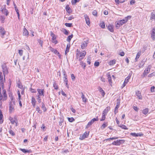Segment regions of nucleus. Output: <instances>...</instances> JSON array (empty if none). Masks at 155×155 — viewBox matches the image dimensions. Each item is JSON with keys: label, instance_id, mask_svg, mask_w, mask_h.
<instances>
[{"label": "nucleus", "instance_id": "2eb2a0df", "mask_svg": "<svg viewBox=\"0 0 155 155\" xmlns=\"http://www.w3.org/2000/svg\"><path fill=\"white\" fill-rule=\"evenodd\" d=\"M51 36L52 37V40L54 41H53V42L55 44H56L58 42L56 40H55L56 38V36L52 31L51 32Z\"/></svg>", "mask_w": 155, "mask_h": 155}, {"label": "nucleus", "instance_id": "c9c22d12", "mask_svg": "<svg viewBox=\"0 0 155 155\" xmlns=\"http://www.w3.org/2000/svg\"><path fill=\"white\" fill-rule=\"evenodd\" d=\"M73 37V35L72 34L71 35H69L68 37L67 41L68 42H70V41L71 40V39Z\"/></svg>", "mask_w": 155, "mask_h": 155}, {"label": "nucleus", "instance_id": "f704fd0d", "mask_svg": "<svg viewBox=\"0 0 155 155\" xmlns=\"http://www.w3.org/2000/svg\"><path fill=\"white\" fill-rule=\"evenodd\" d=\"M41 108L43 109L44 112H45L46 111L47 109L45 107V104L43 103H42Z\"/></svg>", "mask_w": 155, "mask_h": 155}, {"label": "nucleus", "instance_id": "7c9ffc66", "mask_svg": "<svg viewBox=\"0 0 155 155\" xmlns=\"http://www.w3.org/2000/svg\"><path fill=\"white\" fill-rule=\"evenodd\" d=\"M116 63V60L114 59L111 60L109 63V64L110 65H113Z\"/></svg>", "mask_w": 155, "mask_h": 155}, {"label": "nucleus", "instance_id": "c756f323", "mask_svg": "<svg viewBox=\"0 0 155 155\" xmlns=\"http://www.w3.org/2000/svg\"><path fill=\"white\" fill-rule=\"evenodd\" d=\"M140 54H141L140 51H139L137 53L136 57L135 58V61H138V59L139 58L140 55Z\"/></svg>", "mask_w": 155, "mask_h": 155}, {"label": "nucleus", "instance_id": "6e6552de", "mask_svg": "<svg viewBox=\"0 0 155 155\" xmlns=\"http://www.w3.org/2000/svg\"><path fill=\"white\" fill-rule=\"evenodd\" d=\"M37 91L38 92V95L39 96H44V90L43 89H41L38 88L37 89Z\"/></svg>", "mask_w": 155, "mask_h": 155}, {"label": "nucleus", "instance_id": "4c0bfd02", "mask_svg": "<svg viewBox=\"0 0 155 155\" xmlns=\"http://www.w3.org/2000/svg\"><path fill=\"white\" fill-rule=\"evenodd\" d=\"M3 115L2 113L0 114V123L2 124L3 123V120L2 119Z\"/></svg>", "mask_w": 155, "mask_h": 155}, {"label": "nucleus", "instance_id": "412c9836", "mask_svg": "<svg viewBox=\"0 0 155 155\" xmlns=\"http://www.w3.org/2000/svg\"><path fill=\"white\" fill-rule=\"evenodd\" d=\"M151 37L154 40L155 38V29L154 28L152 30Z\"/></svg>", "mask_w": 155, "mask_h": 155}, {"label": "nucleus", "instance_id": "3c124183", "mask_svg": "<svg viewBox=\"0 0 155 155\" xmlns=\"http://www.w3.org/2000/svg\"><path fill=\"white\" fill-rule=\"evenodd\" d=\"M36 110L39 114H41L42 112L41 110H40V108L38 106H37L36 108Z\"/></svg>", "mask_w": 155, "mask_h": 155}, {"label": "nucleus", "instance_id": "c03bdc74", "mask_svg": "<svg viewBox=\"0 0 155 155\" xmlns=\"http://www.w3.org/2000/svg\"><path fill=\"white\" fill-rule=\"evenodd\" d=\"M80 0H72L71 3L72 5H75L77 2H78Z\"/></svg>", "mask_w": 155, "mask_h": 155}, {"label": "nucleus", "instance_id": "37998d69", "mask_svg": "<svg viewBox=\"0 0 155 155\" xmlns=\"http://www.w3.org/2000/svg\"><path fill=\"white\" fill-rule=\"evenodd\" d=\"M66 9L67 11L69 13H71V8L69 7V6H68L67 5L66 6Z\"/></svg>", "mask_w": 155, "mask_h": 155}, {"label": "nucleus", "instance_id": "f257e3e1", "mask_svg": "<svg viewBox=\"0 0 155 155\" xmlns=\"http://www.w3.org/2000/svg\"><path fill=\"white\" fill-rule=\"evenodd\" d=\"M7 98L6 91L4 89L3 77L2 73L0 72V101H4Z\"/></svg>", "mask_w": 155, "mask_h": 155}, {"label": "nucleus", "instance_id": "9b49d317", "mask_svg": "<svg viewBox=\"0 0 155 155\" xmlns=\"http://www.w3.org/2000/svg\"><path fill=\"white\" fill-rule=\"evenodd\" d=\"M5 31L4 28L0 27V36L2 38L4 37V36L5 35Z\"/></svg>", "mask_w": 155, "mask_h": 155}, {"label": "nucleus", "instance_id": "a211bd4d", "mask_svg": "<svg viewBox=\"0 0 155 155\" xmlns=\"http://www.w3.org/2000/svg\"><path fill=\"white\" fill-rule=\"evenodd\" d=\"M23 34L24 36L27 37L29 35L28 32L25 27L23 28Z\"/></svg>", "mask_w": 155, "mask_h": 155}, {"label": "nucleus", "instance_id": "7ed1b4c3", "mask_svg": "<svg viewBox=\"0 0 155 155\" xmlns=\"http://www.w3.org/2000/svg\"><path fill=\"white\" fill-rule=\"evenodd\" d=\"M151 68V65H149L148 66L147 68H145L143 73L142 75V76L143 77H144L147 75L150 72Z\"/></svg>", "mask_w": 155, "mask_h": 155}, {"label": "nucleus", "instance_id": "49530a36", "mask_svg": "<svg viewBox=\"0 0 155 155\" xmlns=\"http://www.w3.org/2000/svg\"><path fill=\"white\" fill-rule=\"evenodd\" d=\"M0 18L2 23H3L4 22V20L5 19V17H4L3 16H1Z\"/></svg>", "mask_w": 155, "mask_h": 155}, {"label": "nucleus", "instance_id": "e433bc0d", "mask_svg": "<svg viewBox=\"0 0 155 155\" xmlns=\"http://www.w3.org/2000/svg\"><path fill=\"white\" fill-rule=\"evenodd\" d=\"M80 65L83 67L84 69H85L86 67L85 63H84L83 61H81L80 63Z\"/></svg>", "mask_w": 155, "mask_h": 155}, {"label": "nucleus", "instance_id": "aec40b11", "mask_svg": "<svg viewBox=\"0 0 155 155\" xmlns=\"http://www.w3.org/2000/svg\"><path fill=\"white\" fill-rule=\"evenodd\" d=\"M20 150H21V151H22L23 153H31V151L30 150H26L25 149H21L20 148Z\"/></svg>", "mask_w": 155, "mask_h": 155}, {"label": "nucleus", "instance_id": "cd10ccee", "mask_svg": "<svg viewBox=\"0 0 155 155\" xmlns=\"http://www.w3.org/2000/svg\"><path fill=\"white\" fill-rule=\"evenodd\" d=\"M9 97L10 100V103H12V102L14 103H15V100L14 99V98L12 94H10L9 95Z\"/></svg>", "mask_w": 155, "mask_h": 155}, {"label": "nucleus", "instance_id": "603ef678", "mask_svg": "<svg viewBox=\"0 0 155 155\" xmlns=\"http://www.w3.org/2000/svg\"><path fill=\"white\" fill-rule=\"evenodd\" d=\"M38 41L39 44H40V45L41 46V47H42L43 41L42 40H38Z\"/></svg>", "mask_w": 155, "mask_h": 155}, {"label": "nucleus", "instance_id": "0e129e2a", "mask_svg": "<svg viewBox=\"0 0 155 155\" xmlns=\"http://www.w3.org/2000/svg\"><path fill=\"white\" fill-rule=\"evenodd\" d=\"M135 3V0H131L130 1V4L131 5H132L134 4Z\"/></svg>", "mask_w": 155, "mask_h": 155}, {"label": "nucleus", "instance_id": "774afa93", "mask_svg": "<svg viewBox=\"0 0 155 155\" xmlns=\"http://www.w3.org/2000/svg\"><path fill=\"white\" fill-rule=\"evenodd\" d=\"M94 65L95 66L97 67L99 65V62L97 61H96L94 63Z\"/></svg>", "mask_w": 155, "mask_h": 155}, {"label": "nucleus", "instance_id": "0eeeda50", "mask_svg": "<svg viewBox=\"0 0 155 155\" xmlns=\"http://www.w3.org/2000/svg\"><path fill=\"white\" fill-rule=\"evenodd\" d=\"M2 68L3 70V72L4 76L6 74L8 73L7 66L5 64H4L2 65Z\"/></svg>", "mask_w": 155, "mask_h": 155}, {"label": "nucleus", "instance_id": "4be33fe9", "mask_svg": "<svg viewBox=\"0 0 155 155\" xmlns=\"http://www.w3.org/2000/svg\"><path fill=\"white\" fill-rule=\"evenodd\" d=\"M110 110V107H107L103 111V112L102 114H104L105 115H107V112L109 111Z\"/></svg>", "mask_w": 155, "mask_h": 155}, {"label": "nucleus", "instance_id": "69168bd1", "mask_svg": "<svg viewBox=\"0 0 155 155\" xmlns=\"http://www.w3.org/2000/svg\"><path fill=\"white\" fill-rule=\"evenodd\" d=\"M36 101L35 98L34 97H32L31 98V103H36Z\"/></svg>", "mask_w": 155, "mask_h": 155}, {"label": "nucleus", "instance_id": "a19ab883", "mask_svg": "<svg viewBox=\"0 0 155 155\" xmlns=\"http://www.w3.org/2000/svg\"><path fill=\"white\" fill-rule=\"evenodd\" d=\"M53 85L55 89L57 90L58 89V86L55 82L54 83Z\"/></svg>", "mask_w": 155, "mask_h": 155}, {"label": "nucleus", "instance_id": "6ab92c4d", "mask_svg": "<svg viewBox=\"0 0 155 155\" xmlns=\"http://www.w3.org/2000/svg\"><path fill=\"white\" fill-rule=\"evenodd\" d=\"M130 135L135 137H141L142 135V134L140 133H130Z\"/></svg>", "mask_w": 155, "mask_h": 155}, {"label": "nucleus", "instance_id": "f03ea898", "mask_svg": "<svg viewBox=\"0 0 155 155\" xmlns=\"http://www.w3.org/2000/svg\"><path fill=\"white\" fill-rule=\"evenodd\" d=\"M131 18V16H127L125 17L124 19L117 21V25H118L119 26H118L117 25L116 27L117 28H118L120 26L126 23Z\"/></svg>", "mask_w": 155, "mask_h": 155}, {"label": "nucleus", "instance_id": "a18cd8bd", "mask_svg": "<svg viewBox=\"0 0 155 155\" xmlns=\"http://www.w3.org/2000/svg\"><path fill=\"white\" fill-rule=\"evenodd\" d=\"M30 91L32 93H35L37 92V91L35 89H33L32 88H30Z\"/></svg>", "mask_w": 155, "mask_h": 155}, {"label": "nucleus", "instance_id": "4468645a", "mask_svg": "<svg viewBox=\"0 0 155 155\" xmlns=\"http://www.w3.org/2000/svg\"><path fill=\"white\" fill-rule=\"evenodd\" d=\"M88 41L89 40H87L86 41H84L82 43L81 45V48L82 49L85 48V47L87 46V44L88 43Z\"/></svg>", "mask_w": 155, "mask_h": 155}, {"label": "nucleus", "instance_id": "052dcab7", "mask_svg": "<svg viewBox=\"0 0 155 155\" xmlns=\"http://www.w3.org/2000/svg\"><path fill=\"white\" fill-rule=\"evenodd\" d=\"M23 51L22 50H18V53L20 56H21L23 54Z\"/></svg>", "mask_w": 155, "mask_h": 155}, {"label": "nucleus", "instance_id": "680f3d73", "mask_svg": "<svg viewBox=\"0 0 155 155\" xmlns=\"http://www.w3.org/2000/svg\"><path fill=\"white\" fill-rule=\"evenodd\" d=\"M92 14L95 16H97V12L96 11V10H94L92 12Z\"/></svg>", "mask_w": 155, "mask_h": 155}, {"label": "nucleus", "instance_id": "9d476101", "mask_svg": "<svg viewBox=\"0 0 155 155\" xmlns=\"http://www.w3.org/2000/svg\"><path fill=\"white\" fill-rule=\"evenodd\" d=\"M9 119L12 124H14L15 123L16 124H18V120L16 117H15L14 118L10 117Z\"/></svg>", "mask_w": 155, "mask_h": 155}, {"label": "nucleus", "instance_id": "423d86ee", "mask_svg": "<svg viewBox=\"0 0 155 155\" xmlns=\"http://www.w3.org/2000/svg\"><path fill=\"white\" fill-rule=\"evenodd\" d=\"M15 104V103L12 102L9 103V111L10 113H12L14 110V107Z\"/></svg>", "mask_w": 155, "mask_h": 155}, {"label": "nucleus", "instance_id": "ea45409f", "mask_svg": "<svg viewBox=\"0 0 155 155\" xmlns=\"http://www.w3.org/2000/svg\"><path fill=\"white\" fill-rule=\"evenodd\" d=\"M94 123V122L92 121L91 120V121L90 122H89L87 125L86 127L87 128H88L90 126H91L93 123Z\"/></svg>", "mask_w": 155, "mask_h": 155}, {"label": "nucleus", "instance_id": "dca6fc26", "mask_svg": "<svg viewBox=\"0 0 155 155\" xmlns=\"http://www.w3.org/2000/svg\"><path fill=\"white\" fill-rule=\"evenodd\" d=\"M84 17L85 19V21H86V24L89 25L90 24V19L89 17L87 16V14H85L84 16Z\"/></svg>", "mask_w": 155, "mask_h": 155}, {"label": "nucleus", "instance_id": "393cba45", "mask_svg": "<svg viewBox=\"0 0 155 155\" xmlns=\"http://www.w3.org/2000/svg\"><path fill=\"white\" fill-rule=\"evenodd\" d=\"M107 28L111 32H113L114 31L113 26L112 25H109L107 26Z\"/></svg>", "mask_w": 155, "mask_h": 155}, {"label": "nucleus", "instance_id": "2f4dec72", "mask_svg": "<svg viewBox=\"0 0 155 155\" xmlns=\"http://www.w3.org/2000/svg\"><path fill=\"white\" fill-rule=\"evenodd\" d=\"M18 87L20 89L23 88V85L20 81H18L17 83Z\"/></svg>", "mask_w": 155, "mask_h": 155}, {"label": "nucleus", "instance_id": "09e8293b", "mask_svg": "<svg viewBox=\"0 0 155 155\" xmlns=\"http://www.w3.org/2000/svg\"><path fill=\"white\" fill-rule=\"evenodd\" d=\"M65 25L67 27H71L72 26V24L66 23L65 24Z\"/></svg>", "mask_w": 155, "mask_h": 155}, {"label": "nucleus", "instance_id": "a878e982", "mask_svg": "<svg viewBox=\"0 0 155 155\" xmlns=\"http://www.w3.org/2000/svg\"><path fill=\"white\" fill-rule=\"evenodd\" d=\"M150 19L151 20L155 19V13L153 12H151L150 15Z\"/></svg>", "mask_w": 155, "mask_h": 155}, {"label": "nucleus", "instance_id": "f3484780", "mask_svg": "<svg viewBox=\"0 0 155 155\" xmlns=\"http://www.w3.org/2000/svg\"><path fill=\"white\" fill-rule=\"evenodd\" d=\"M136 95L139 99L141 100L142 99V96L139 91H138L136 92Z\"/></svg>", "mask_w": 155, "mask_h": 155}, {"label": "nucleus", "instance_id": "c85d7f7f", "mask_svg": "<svg viewBox=\"0 0 155 155\" xmlns=\"http://www.w3.org/2000/svg\"><path fill=\"white\" fill-rule=\"evenodd\" d=\"M70 46V44L67 45L66 48V51L65 52V54H67V53L69 51Z\"/></svg>", "mask_w": 155, "mask_h": 155}, {"label": "nucleus", "instance_id": "b1692460", "mask_svg": "<svg viewBox=\"0 0 155 155\" xmlns=\"http://www.w3.org/2000/svg\"><path fill=\"white\" fill-rule=\"evenodd\" d=\"M82 95L81 97L83 100V101L84 102H86L87 101V99L85 97V96L82 92L81 93Z\"/></svg>", "mask_w": 155, "mask_h": 155}, {"label": "nucleus", "instance_id": "1a4fd4ad", "mask_svg": "<svg viewBox=\"0 0 155 155\" xmlns=\"http://www.w3.org/2000/svg\"><path fill=\"white\" fill-rule=\"evenodd\" d=\"M120 103V99H117V105L115 108L114 110V113L115 114L118 112L117 109L119 108V106Z\"/></svg>", "mask_w": 155, "mask_h": 155}, {"label": "nucleus", "instance_id": "ddd939ff", "mask_svg": "<svg viewBox=\"0 0 155 155\" xmlns=\"http://www.w3.org/2000/svg\"><path fill=\"white\" fill-rule=\"evenodd\" d=\"M130 78V77L129 76H128L125 79V81L124 82V83L121 86V88H122L126 86L127 83L129 82Z\"/></svg>", "mask_w": 155, "mask_h": 155}, {"label": "nucleus", "instance_id": "e2e57ef3", "mask_svg": "<svg viewBox=\"0 0 155 155\" xmlns=\"http://www.w3.org/2000/svg\"><path fill=\"white\" fill-rule=\"evenodd\" d=\"M63 32L66 35H68V32L66 29H64Z\"/></svg>", "mask_w": 155, "mask_h": 155}, {"label": "nucleus", "instance_id": "de8ad7c7", "mask_svg": "<svg viewBox=\"0 0 155 155\" xmlns=\"http://www.w3.org/2000/svg\"><path fill=\"white\" fill-rule=\"evenodd\" d=\"M9 134L12 136H14L15 135V133L12 130H10L9 131Z\"/></svg>", "mask_w": 155, "mask_h": 155}, {"label": "nucleus", "instance_id": "72a5a7b5", "mask_svg": "<svg viewBox=\"0 0 155 155\" xmlns=\"http://www.w3.org/2000/svg\"><path fill=\"white\" fill-rule=\"evenodd\" d=\"M118 126L124 129L127 130L128 129V128L124 124L119 125Z\"/></svg>", "mask_w": 155, "mask_h": 155}, {"label": "nucleus", "instance_id": "f8f14e48", "mask_svg": "<svg viewBox=\"0 0 155 155\" xmlns=\"http://www.w3.org/2000/svg\"><path fill=\"white\" fill-rule=\"evenodd\" d=\"M89 134V132H85L82 135H81L80 137V139L83 140V139L87 138Z\"/></svg>", "mask_w": 155, "mask_h": 155}, {"label": "nucleus", "instance_id": "58836bf2", "mask_svg": "<svg viewBox=\"0 0 155 155\" xmlns=\"http://www.w3.org/2000/svg\"><path fill=\"white\" fill-rule=\"evenodd\" d=\"M107 126V122H104V124L102 125L101 128L102 129H104V128H105Z\"/></svg>", "mask_w": 155, "mask_h": 155}, {"label": "nucleus", "instance_id": "338daca9", "mask_svg": "<svg viewBox=\"0 0 155 155\" xmlns=\"http://www.w3.org/2000/svg\"><path fill=\"white\" fill-rule=\"evenodd\" d=\"M40 97V96H37V97H38L37 100H38V102L39 103H40L41 102V97Z\"/></svg>", "mask_w": 155, "mask_h": 155}, {"label": "nucleus", "instance_id": "79ce46f5", "mask_svg": "<svg viewBox=\"0 0 155 155\" xmlns=\"http://www.w3.org/2000/svg\"><path fill=\"white\" fill-rule=\"evenodd\" d=\"M99 91L101 93L102 95L103 96V97L104 96V95H105V94L104 91L102 89V88L101 87H100L99 89Z\"/></svg>", "mask_w": 155, "mask_h": 155}, {"label": "nucleus", "instance_id": "5fc2aeb1", "mask_svg": "<svg viewBox=\"0 0 155 155\" xmlns=\"http://www.w3.org/2000/svg\"><path fill=\"white\" fill-rule=\"evenodd\" d=\"M100 26L102 28H105V24L104 22L101 23L100 24Z\"/></svg>", "mask_w": 155, "mask_h": 155}, {"label": "nucleus", "instance_id": "20e7f679", "mask_svg": "<svg viewBox=\"0 0 155 155\" xmlns=\"http://www.w3.org/2000/svg\"><path fill=\"white\" fill-rule=\"evenodd\" d=\"M125 140H118L116 141H114L112 143V144L115 145H120V144L123 143Z\"/></svg>", "mask_w": 155, "mask_h": 155}, {"label": "nucleus", "instance_id": "13d9d810", "mask_svg": "<svg viewBox=\"0 0 155 155\" xmlns=\"http://www.w3.org/2000/svg\"><path fill=\"white\" fill-rule=\"evenodd\" d=\"M102 117L101 119V121H103L105 120V116L106 115H105L104 114H102Z\"/></svg>", "mask_w": 155, "mask_h": 155}, {"label": "nucleus", "instance_id": "8fccbe9b", "mask_svg": "<svg viewBox=\"0 0 155 155\" xmlns=\"http://www.w3.org/2000/svg\"><path fill=\"white\" fill-rule=\"evenodd\" d=\"M144 64V63L143 61H142L139 66V68H142L143 67V65Z\"/></svg>", "mask_w": 155, "mask_h": 155}, {"label": "nucleus", "instance_id": "bb28decb", "mask_svg": "<svg viewBox=\"0 0 155 155\" xmlns=\"http://www.w3.org/2000/svg\"><path fill=\"white\" fill-rule=\"evenodd\" d=\"M107 77L108 79V81L110 85L111 86H112V83L111 81L112 79L110 75V74L108 75Z\"/></svg>", "mask_w": 155, "mask_h": 155}, {"label": "nucleus", "instance_id": "4d7b16f0", "mask_svg": "<svg viewBox=\"0 0 155 155\" xmlns=\"http://www.w3.org/2000/svg\"><path fill=\"white\" fill-rule=\"evenodd\" d=\"M62 71L63 74V75L64 76V78H67V75L65 71L64 70H63Z\"/></svg>", "mask_w": 155, "mask_h": 155}, {"label": "nucleus", "instance_id": "5701e85b", "mask_svg": "<svg viewBox=\"0 0 155 155\" xmlns=\"http://www.w3.org/2000/svg\"><path fill=\"white\" fill-rule=\"evenodd\" d=\"M50 50L52 52H54L55 54H59V52L56 49H54L52 47H50Z\"/></svg>", "mask_w": 155, "mask_h": 155}, {"label": "nucleus", "instance_id": "39448f33", "mask_svg": "<svg viewBox=\"0 0 155 155\" xmlns=\"http://www.w3.org/2000/svg\"><path fill=\"white\" fill-rule=\"evenodd\" d=\"M1 9V11L3 14H5L6 16H7L8 15L9 12L6 8V5L2 6Z\"/></svg>", "mask_w": 155, "mask_h": 155}, {"label": "nucleus", "instance_id": "6e6d98bb", "mask_svg": "<svg viewBox=\"0 0 155 155\" xmlns=\"http://www.w3.org/2000/svg\"><path fill=\"white\" fill-rule=\"evenodd\" d=\"M150 91L151 92H155V87L154 86H153L151 87Z\"/></svg>", "mask_w": 155, "mask_h": 155}, {"label": "nucleus", "instance_id": "864d4df0", "mask_svg": "<svg viewBox=\"0 0 155 155\" xmlns=\"http://www.w3.org/2000/svg\"><path fill=\"white\" fill-rule=\"evenodd\" d=\"M68 119L69 121L70 122H72L74 120L73 117H68Z\"/></svg>", "mask_w": 155, "mask_h": 155}, {"label": "nucleus", "instance_id": "bf43d9fd", "mask_svg": "<svg viewBox=\"0 0 155 155\" xmlns=\"http://www.w3.org/2000/svg\"><path fill=\"white\" fill-rule=\"evenodd\" d=\"M86 54V52L85 51H84L83 53H81L80 55V57L82 56L84 57Z\"/></svg>", "mask_w": 155, "mask_h": 155}, {"label": "nucleus", "instance_id": "473e14b6", "mask_svg": "<svg viewBox=\"0 0 155 155\" xmlns=\"http://www.w3.org/2000/svg\"><path fill=\"white\" fill-rule=\"evenodd\" d=\"M148 108H146L143 110V114L146 115L148 113Z\"/></svg>", "mask_w": 155, "mask_h": 155}]
</instances>
